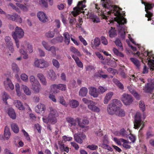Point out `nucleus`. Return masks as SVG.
Wrapping results in <instances>:
<instances>
[{
	"instance_id": "1",
	"label": "nucleus",
	"mask_w": 154,
	"mask_h": 154,
	"mask_svg": "<svg viewBox=\"0 0 154 154\" xmlns=\"http://www.w3.org/2000/svg\"><path fill=\"white\" fill-rule=\"evenodd\" d=\"M102 1L103 2L102 4L104 9L100 14L102 18L106 19L109 17L108 15L111 13L113 14L116 16V17L114 19L118 24L117 25V29L121 38L124 39L125 37V31L126 30V27L124 25L126 23V20L122 16L120 8L117 6L112 5L110 0H102Z\"/></svg>"
},
{
	"instance_id": "2",
	"label": "nucleus",
	"mask_w": 154,
	"mask_h": 154,
	"mask_svg": "<svg viewBox=\"0 0 154 154\" xmlns=\"http://www.w3.org/2000/svg\"><path fill=\"white\" fill-rule=\"evenodd\" d=\"M49 113L48 117L43 116L42 120L44 123L48 124L49 123L54 124L57 122V119L59 116L57 111L55 108L50 107L48 109Z\"/></svg>"
},
{
	"instance_id": "3",
	"label": "nucleus",
	"mask_w": 154,
	"mask_h": 154,
	"mask_svg": "<svg viewBox=\"0 0 154 154\" xmlns=\"http://www.w3.org/2000/svg\"><path fill=\"white\" fill-rule=\"evenodd\" d=\"M122 105V103L119 100L114 99L108 105L107 112L109 114L113 115L115 114L119 109V107Z\"/></svg>"
},
{
	"instance_id": "4",
	"label": "nucleus",
	"mask_w": 154,
	"mask_h": 154,
	"mask_svg": "<svg viewBox=\"0 0 154 154\" xmlns=\"http://www.w3.org/2000/svg\"><path fill=\"white\" fill-rule=\"evenodd\" d=\"M26 48V50L29 53L33 52V49L32 45L28 42H25L21 45L19 52L21 54L23 55V58L27 59L28 58V56L26 51L24 50Z\"/></svg>"
},
{
	"instance_id": "5",
	"label": "nucleus",
	"mask_w": 154,
	"mask_h": 154,
	"mask_svg": "<svg viewBox=\"0 0 154 154\" xmlns=\"http://www.w3.org/2000/svg\"><path fill=\"white\" fill-rule=\"evenodd\" d=\"M85 2V0L79 2L77 7L74 8L72 14L74 16H76L80 13H84V11L82 10L86 7Z\"/></svg>"
},
{
	"instance_id": "6",
	"label": "nucleus",
	"mask_w": 154,
	"mask_h": 154,
	"mask_svg": "<svg viewBox=\"0 0 154 154\" xmlns=\"http://www.w3.org/2000/svg\"><path fill=\"white\" fill-rule=\"evenodd\" d=\"M144 56H147V61L150 70H154V55L152 54V52L146 51L142 53Z\"/></svg>"
},
{
	"instance_id": "7",
	"label": "nucleus",
	"mask_w": 154,
	"mask_h": 154,
	"mask_svg": "<svg viewBox=\"0 0 154 154\" xmlns=\"http://www.w3.org/2000/svg\"><path fill=\"white\" fill-rule=\"evenodd\" d=\"M33 66L36 68L43 69L48 67L49 63L43 59H35L33 63Z\"/></svg>"
},
{
	"instance_id": "8",
	"label": "nucleus",
	"mask_w": 154,
	"mask_h": 154,
	"mask_svg": "<svg viewBox=\"0 0 154 154\" xmlns=\"http://www.w3.org/2000/svg\"><path fill=\"white\" fill-rule=\"evenodd\" d=\"M141 114L139 112H137L135 116V119L134 123V128L135 129L138 128L140 126L141 127L139 131L140 132L144 126V122L141 119Z\"/></svg>"
},
{
	"instance_id": "9",
	"label": "nucleus",
	"mask_w": 154,
	"mask_h": 154,
	"mask_svg": "<svg viewBox=\"0 0 154 154\" xmlns=\"http://www.w3.org/2000/svg\"><path fill=\"white\" fill-rule=\"evenodd\" d=\"M13 38L20 39L24 36V32L21 28L17 26L14 32L12 33Z\"/></svg>"
},
{
	"instance_id": "10",
	"label": "nucleus",
	"mask_w": 154,
	"mask_h": 154,
	"mask_svg": "<svg viewBox=\"0 0 154 154\" xmlns=\"http://www.w3.org/2000/svg\"><path fill=\"white\" fill-rule=\"evenodd\" d=\"M121 100L124 105L127 106L132 103L133 101V99L130 95L125 93L122 96Z\"/></svg>"
},
{
	"instance_id": "11",
	"label": "nucleus",
	"mask_w": 154,
	"mask_h": 154,
	"mask_svg": "<svg viewBox=\"0 0 154 154\" xmlns=\"http://www.w3.org/2000/svg\"><path fill=\"white\" fill-rule=\"evenodd\" d=\"M6 17L10 20L15 21L20 23H21L22 22V19L20 16L16 13H14L13 15L8 14L6 15Z\"/></svg>"
},
{
	"instance_id": "12",
	"label": "nucleus",
	"mask_w": 154,
	"mask_h": 154,
	"mask_svg": "<svg viewBox=\"0 0 154 154\" xmlns=\"http://www.w3.org/2000/svg\"><path fill=\"white\" fill-rule=\"evenodd\" d=\"M97 103L92 101L91 103L88 104V107L89 109L93 112L98 113L100 112V109L99 108L96 106Z\"/></svg>"
},
{
	"instance_id": "13",
	"label": "nucleus",
	"mask_w": 154,
	"mask_h": 154,
	"mask_svg": "<svg viewBox=\"0 0 154 154\" xmlns=\"http://www.w3.org/2000/svg\"><path fill=\"white\" fill-rule=\"evenodd\" d=\"M37 16L39 20L42 22L45 23L48 20V17L43 12L39 11L37 13Z\"/></svg>"
},
{
	"instance_id": "14",
	"label": "nucleus",
	"mask_w": 154,
	"mask_h": 154,
	"mask_svg": "<svg viewBox=\"0 0 154 154\" xmlns=\"http://www.w3.org/2000/svg\"><path fill=\"white\" fill-rule=\"evenodd\" d=\"M144 5H145V11L146 12V16L148 18V20L149 21L151 20L150 17L152 16V14L150 11H148V10L151 9L152 8L153 6L152 5L149 3L145 4Z\"/></svg>"
},
{
	"instance_id": "15",
	"label": "nucleus",
	"mask_w": 154,
	"mask_h": 154,
	"mask_svg": "<svg viewBox=\"0 0 154 154\" xmlns=\"http://www.w3.org/2000/svg\"><path fill=\"white\" fill-rule=\"evenodd\" d=\"M154 88V79L152 80L150 83H149L146 85L143 89L144 91L147 93H149Z\"/></svg>"
},
{
	"instance_id": "16",
	"label": "nucleus",
	"mask_w": 154,
	"mask_h": 154,
	"mask_svg": "<svg viewBox=\"0 0 154 154\" xmlns=\"http://www.w3.org/2000/svg\"><path fill=\"white\" fill-rule=\"evenodd\" d=\"M4 84L5 88L7 90H13L14 88V85L8 78L4 81Z\"/></svg>"
},
{
	"instance_id": "17",
	"label": "nucleus",
	"mask_w": 154,
	"mask_h": 154,
	"mask_svg": "<svg viewBox=\"0 0 154 154\" xmlns=\"http://www.w3.org/2000/svg\"><path fill=\"white\" fill-rule=\"evenodd\" d=\"M51 88L58 89L62 91H65L66 90V85L63 84H53L51 86Z\"/></svg>"
},
{
	"instance_id": "18",
	"label": "nucleus",
	"mask_w": 154,
	"mask_h": 154,
	"mask_svg": "<svg viewBox=\"0 0 154 154\" xmlns=\"http://www.w3.org/2000/svg\"><path fill=\"white\" fill-rule=\"evenodd\" d=\"M89 94L94 97H97L99 94L98 90H97L96 88L94 87H91L89 88Z\"/></svg>"
},
{
	"instance_id": "19",
	"label": "nucleus",
	"mask_w": 154,
	"mask_h": 154,
	"mask_svg": "<svg viewBox=\"0 0 154 154\" xmlns=\"http://www.w3.org/2000/svg\"><path fill=\"white\" fill-rule=\"evenodd\" d=\"M13 104L19 110H23L25 109V108L22 103L18 100H14L13 102Z\"/></svg>"
},
{
	"instance_id": "20",
	"label": "nucleus",
	"mask_w": 154,
	"mask_h": 154,
	"mask_svg": "<svg viewBox=\"0 0 154 154\" xmlns=\"http://www.w3.org/2000/svg\"><path fill=\"white\" fill-rule=\"evenodd\" d=\"M45 109L46 107L45 105L42 104H38L35 108V112L39 113L44 112Z\"/></svg>"
},
{
	"instance_id": "21",
	"label": "nucleus",
	"mask_w": 154,
	"mask_h": 154,
	"mask_svg": "<svg viewBox=\"0 0 154 154\" xmlns=\"http://www.w3.org/2000/svg\"><path fill=\"white\" fill-rule=\"evenodd\" d=\"M41 87L40 83L39 82H37V83L32 85L31 89L35 93L38 94L40 92Z\"/></svg>"
},
{
	"instance_id": "22",
	"label": "nucleus",
	"mask_w": 154,
	"mask_h": 154,
	"mask_svg": "<svg viewBox=\"0 0 154 154\" xmlns=\"http://www.w3.org/2000/svg\"><path fill=\"white\" fill-rule=\"evenodd\" d=\"M37 77L39 80L42 85H46L47 84V82L45 76L42 73H39L37 74Z\"/></svg>"
},
{
	"instance_id": "23",
	"label": "nucleus",
	"mask_w": 154,
	"mask_h": 154,
	"mask_svg": "<svg viewBox=\"0 0 154 154\" xmlns=\"http://www.w3.org/2000/svg\"><path fill=\"white\" fill-rule=\"evenodd\" d=\"M11 133L10 132V129L7 126H5L4 131V138L6 140H8L10 137Z\"/></svg>"
},
{
	"instance_id": "24",
	"label": "nucleus",
	"mask_w": 154,
	"mask_h": 154,
	"mask_svg": "<svg viewBox=\"0 0 154 154\" xmlns=\"http://www.w3.org/2000/svg\"><path fill=\"white\" fill-rule=\"evenodd\" d=\"M113 95V93L112 92H109L106 94L103 100L104 103L105 104H107Z\"/></svg>"
},
{
	"instance_id": "25",
	"label": "nucleus",
	"mask_w": 154,
	"mask_h": 154,
	"mask_svg": "<svg viewBox=\"0 0 154 154\" xmlns=\"http://www.w3.org/2000/svg\"><path fill=\"white\" fill-rule=\"evenodd\" d=\"M128 90L137 99H139L140 96L132 88V86H129L128 87Z\"/></svg>"
},
{
	"instance_id": "26",
	"label": "nucleus",
	"mask_w": 154,
	"mask_h": 154,
	"mask_svg": "<svg viewBox=\"0 0 154 154\" xmlns=\"http://www.w3.org/2000/svg\"><path fill=\"white\" fill-rule=\"evenodd\" d=\"M21 88L27 95L29 96L32 93L31 90L26 85H22L21 86Z\"/></svg>"
},
{
	"instance_id": "27",
	"label": "nucleus",
	"mask_w": 154,
	"mask_h": 154,
	"mask_svg": "<svg viewBox=\"0 0 154 154\" xmlns=\"http://www.w3.org/2000/svg\"><path fill=\"white\" fill-rule=\"evenodd\" d=\"M48 76L49 79L51 80H54L56 79V75L52 69H50L48 72Z\"/></svg>"
},
{
	"instance_id": "28",
	"label": "nucleus",
	"mask_w": 154,
	"mask_h": 154,
	"mask_svg": "<svg viewBox=\"0 0 154 154\" xmlns=\"http://www.w3.org/2000/svg\"><path fill=\"white\" fill-rule=\"evenodd\" d=\"M65 44L68 45L70 43V35L68 32H64L63 34Z\"/></svg>"
},
{
	"instance_id": "29",
	"label": "nucleus",
	"mask_w": 154,
	"mask_h": 154,
	"mask_svg": "<svg viewBox=\"0 0 154 154\" xmlns=\"http://www.w3.org/2000/svg\"><path fill=\"white\" fill-rule=\"evenodd\" d=\"M8 114L9 117L13 119H16V116L15 112L13 109L11 108L9 109Z\"/></svg>"
},
{
	"instance_id": "30",
	"label": "nucleus",
	"mask_w": 154,
	"mask_h": 154,
	"mask_svg": "<svg viewBox=\"0 0 154 154\" xmlns=\"http://www.w3.org/2000/svg\"><path fill=\"white\" fill-rule=\"evenodd\" d=\"M88 91L87 88L85 87H82L79 90V95L82 97L85 96L88 93Z\"/></svg>"
},
{
	"instance_id": "31",
	"label": "nucleus",
	"mask_w": 154,
	"mask_h": 154,
	"mask_svg": "<svg viewBox=\"0 0 154 154\" xmlns=\"http://www.w3.org/2000/svg\"><path fill=\"white\" fill-rule=\"evenodd\" d=\"M79 104V102L75 100H72L69 101L70 106L72 108L77 107Z\"/></svg>"
},
{
	"instance_id": "32",
	"label": "nucleus",
	"mask_w": 154,
	"mask_h": 154,
	"mask_svg": "<svg viewBox=\"0 0 154 154\" xmlns=\"http://www.w3.org/2000/svg\"><path fill=\"white\" fill-rule=\"evenodd\" d=\"M57 29H51L46 33L45 35L48 37L53 38L54 36V32H57Z\"/></svg>"
},
{
	"instance_id": "33",
	"label": "nucleus",
	"mask_w": 154,
	"mask_h": 154,
	"mask_svg": "<svg viewBox=\"0 0 154 154\" xmlns=\"http://www.w3.org/2000/svg\"><path fill=\"white\" fill-rule=\"evenodd\" d=\"M114 134L116 135H122L123 137H127L128 134L124 128L121 129L119 132H116L114 133Z\"/></svg>"
},
{
	"instance_id": "34",
	"label": "nucleus",
	"mask_w": 154,
	"mask_h": 154,
	"mask_svg": "<svg viewBox=\"0 0 154 154\" xmlns=\"http://www.w3.org/2000/svg\"><path fill=\"white\" fill-rule=\"evenodd\" d=\"M121 141H122V143H123L122 145L125 148L128 149L131 148L130 145L131 143L129 142L128 141L125 140L124 139H121Z\"/></svg>"
},
{
	"instance_id": "35",
	"label": "nucleus",
	"mask_w": 154,
	"mask_h": 154,
	"mask_svg": "<svg viewBox=\"0 0 154 154\" xmlns=\"http://www.w3.org/2000/svg\"><path fill=\"white\" fill-rule=\"evenodd\" d=\"M72 57L75 60L77 66L80 68H82L83 67V63L79 59L78 57L75 56L74 55H72Z\"/></svg>"
},
{
	"instance_id": "36",
	"label": "nucleus",
	"mask_w": 154,
	"mask_h": 154,
	"mask_svg": "<svg viewBox=\"0 0 154 154\" xmlns=\"http://www.w3.org/2000/svg\"><path fill=\"white\" fill-rule=\"evenodd\" d=\"M80 134H75L74 135V137L75 140L78 143L82 144L83 143V141L79 136Z\"/></svg>"
},
{
	"instance_id": "37",
	"label": "nucleus",
	"mask_w": 154,
	"mask_h": 154,
	"mask_svg": "<svg viewBox=\"0 0 154 154\" xmlns=\"http://www.w3.org/2000/svg\"><path fill=\"white\" fill-rule=\"evenodd\" d=\"M130 60L137 68H140V63L137 59L134 58H131Z\"/></svg>"
},
{
	"instance_id": "38",
	"label": "nucleus",
	"mask_w": 154,
	"mask_h": 154,
	"mask_svg": "<svg viewBox=\"0 0 154 154\" xmlns=\"http://www.w3.org/2000/svg\"><path fill=\"white\" fill-rule=\"evenodd\" d=\"M90 19H91L92 21L94 23H97L100 22V19L96 15L94 14L91 15L90 17Z\"/></svg>"
},
{
	"instance_id": "39",
	"label": "nucleus",
	"mask_w": 154,
	"mask_h": 154,
	"mask_svg": "<svg viewBox=\"0 0 154 154\" xmlns=\"http://www.w3.org/2000/svg\"><path fill=\"white\" fill-rule=\"evenodd\" d=\"M100 39L98 38H96L94 40L93 44L91 43L92 48L98 46L100 45Z\"/></svg>"
},
{
	"instance_id": "40",
	"label": "nucleus",
	"mask_w": 154,
	"mask_h": 154,
	"mask_svg": "<svg viewBox=\"0 0 154 154\" xmlns=\"http://www.w3.org/2000/svg\"><path fill=\"white\" fill-rule=\"evenodd\" d=\"M11 128L14 132L18 133L19 131V128L17 125L15 123H12L11 125Z\"/></svg>"
},
{
	"instance_id": "41",
	"label": "nucleus",
	"mask_w": 154,
	"mask_h": 154,
	"mask_svg": "<svg viewBox=\"0 0 154 154\" xmlns=\"http://www.w3.org/2000/svg\"><path fill=\"white\" fill-rule=\"evenodd\" d=\"M59 101L60 103L64 106L65 107H67L68 105V103L66 101H65L64 99V97L62 96H60L59 97Z\"/></svg>"
},
{
	"instance_id": "42",
	"label": "nucleus",
	"mask_w": 154,
	"mask_h": 154,
	"mask_svg": "<svg viewBox=\"0 0 154 154\" xmlns=\"http://www.w3.org/2000/svg\"><path fill=\"white\" fill-rule=\"evenodd\" d=\"M115 114L119 116H125V111L123 109H121L119 107Z\"/></svg>"
},
{
	"instance_id": "43",
	"label": "nucleus",
	"mask_w": 154,
	"mask_h": 154,
	"mask_svg": "<svg viewBox=\"0 0 154 154\" xmlns=\"http://www.w3.org/2000/svg\"><path fill=\"white\" fill-rule=\"evenodd\" d=\"M29 81L32 85L37 83V82H39L36 79L34 76L31 75L29 77Z\"/></svg>"
},
{
	"instance_id": "44",
	"label": "nucleus",
	"mask_w": 154,
	"mask_h": 154,
	"mask_svg": "<svg viewBox=\"0 0 154 154\" xmlns=\"http://www.w3.org/2000/svg\"><path fill=\"white\" fill-rule=\"evenodd\" d=\"M63 40L62 36L57 37L56 38L53 39L51 40V42L53 44H55L57 42H61Z\"/></svg>"
},
{
	"instance_id": "45",
	"label": "nucleus",
	"mask_w": 154,
	"mask_h": 154,
	"mask_svg": "<svg viewBox=\"0 0 154 154\" xmlns=\"http://www.w3.org/2000/svg\"><path fill=\"white\" fill-rule=\"evenodd\" d=\"M115 42L116 45L119 48V49L122 51H123V48L122 44L120 40L118 39H116Z\"/></svg>"
},
{
	"instance_id": "46",
	"label": "nucleus",
	"mask_w": 154,
	"mask_h": 154,
	"mask_svg": "<svg viewBox=\"0 0 154 154\" xmlns=\"http://www.w3.org/2000/svg\"><path fill=\"white\" fill-rule=\"evenodd\" d=\"M16 5L17 6L20 8V9L23 10L24 11H27L28 10V7L26 6V5H24L20 3H16Z\"/></svg>"
},
{
	"instance_id": "47",
	"label": "nucleus",
	"mask_w": 154,
	"mask_h": 154,
	"mask_svg": "<svg viewBox=\"0 0 154 154\" xmlns=\"http://www.w3.org/2000/svg\"><path fill=\"white\" fill-rule=\"evenodd\" d=\"M67 121L71 124V126H75L76 124V121L73 118L68 117L66 119Z\"/></svg>"
},
{
	"instance_id": "48",
	"label": "nucleus",
	"mask_w": 154,
	"mask_h": 154,
	"mask_svg": "<svg viewBox=\"0 0 154 154\" xmlns=\"http://www.w3.org/2000/svg\"><path fill=\"white\" fill-rule=\"evenodd\" d=\"M15 89L17 95L18 97H20L22 93L20 90L19 84L18 83H17L15 85Z\"/></svg>"
},
{
	"instance_id": "49",
	"label": "nucleus",
	"mask_w": 154,
	"mask_h": 154,
	"mask_svg": "<svg viewBox=\"0 0 154 154\" xmlns=\"http://www.w3.org/2000/svg\"><path fill=\"white\" fill-rule=\"evenodd\" d=\"M109 33L110 37L113 38L115 37L116 35V31L115 28L111 27V29L109 30Z\"/></svg>"
},
{
	"instance_id": "50",
	"label": "nucleus",
	"mask_w": 154,
	"mask_h": 154,
	"mask_svg": "<svg viewBox=\"0 0 154 154\" xmlns=\"http://www.w3.org/2000/svg\"><path fill=\"white\" fill-rule=\"evenodd\" d=\"M12 68L13 72L15 73H18L20 69L17 64L15 63H13L12 64Z\"/></svg>"
},
{
	"instance_id": "51",
	"label": "nucleus",
	"mask_w": 154,
	"mask_h": 154,
	"mask_svg": "<svg viewBox=\"0 0 154 154\" xmlns=\"http://www.w3.org/2000/svg\"><path fill=\"white\" fill-rule=\"evenodd\" d=\"M58 50V48H56L54 46H52L49 48L48 51H51L54 56L56 55V51Z\"/></svg>"
},
{
	"instance_id": "52",
	"label": "nucleus",
	"mask_w": 154,
	"mask_h": 154,
	"mask_svg": "<svg viewBox=\"0 0 154 154\" xmlns=\"http://www.w3.org/2000/svg\"><path fill=\"white\" fill-rule=\"evenodd\" d=\"M99 94H102L106 92L107 90L106 87L102 86H99L98 88Z\"/></svg>"
},
{
	"instance_id": "53",
	"label": "nucleus",
	"mask_w": 154,
	"mask_h": 154,
	"mask_svg": "<svg viewBox=\"0 0 154 154\" xmlns=\"http://www.w3.org/2000/svg\"><path fill=\"white\" fill-rule=\"evenodd\" d=\"M113 51L114 53L117 56L121 57H123L124 55L121 52H119L118 50L115 48H113Z\"/></svg>"
},
{
	"instance_id": "54",
	"label": "nucleus",
	"mask_w": 154,
	"mask_h": 154,
	"mask_svg": "<svg viewBox=\"0 0 154 154\" xmlns=\"http://www.w3.org/2000/svg\"><path fill=\"white\" fill-rule=\"evenodd\" d=\"M70 50L71 52H72L77 55L78 56H81V55L79 51L77 49L75 48L71 47L70 48Z\"/></svg>"
},
{
	"instance_id": "55",
	"label": "nucleus",
	"mask_w": 154,
	"mask_h": 154,
	"mask_svg": "<svg viewBox=\"0 0 154 154\" xmlns=\"http://www.w3.org/2000/svg\"><path fill=\"white\" fill-rule=\"evenodd\" d=\"M52 63L54 66L56 68L58 69L59 68L60 66V64L58 61L54 59H53L52 60Z\"/></svg>"
},
{
	"instance_id": "56",
	"label": "nucleus",
	"mask_w": 154,
	"mask_h": 154,
	"mask_svg": "<svg viewBox=\"0 0 154 154\" xmlns=\"http://www.w3.org/2000/svg\"><path fill=\"white\" fill-rule=\"evenodd\" d=\"M20 78L22 80L26 82L28 81V77L27 75L25 73H22L20 75Z\"/></svg>"
},
{
	"instance_id": "57",
	"label": "nucleus",
	"mask_w": 154,
	"mask_h": 154,
	"mask_svg": "<svg viewBox=\"0 0 154 154\" xmlns=\"http://www.w3.org/2000/svg\"><path fill=\"white\" fill-rule=\"evenodd\" d=\"M10 98V96L6 93L4 92L2 95V99L4 103H7V100L9 98Z\"/></svg>"
},
{
	"instance_id": "58",
	"label": "nucleus",
	"mask_w": 154,
	"mask_h": 154,
	"mask_svg": "<svg viewBox=\"0 0 154 154\" xmlns=\"http://www.w3.org/2000/svg\"><path fill=\"white\" fill-rule=\"evenodd\" d=\"M5 40L7 45L13 44L11 38L9 36L5 37Z\"/></svg>"
},
{
	"instance_id": "59",
	"label": "nucleus",
	"mask_w": 154,
	"mask_h": 154,
	"mask_svg": "<svg viewBox=\"0 0 154 154\" xmlns=\"http://www.w3.org/2000/svg\"><path fill=\"white\" fill-rule=\"evenodd\" d=\"M39 4L42 6L45 7H47L48 4L47 0H40Z\"/></svg>"
},
{
	"instance_id": "60",
	"label": "nucleus",
	"mask_w": 154,
	"mask_h": 154,
	"mask_svg": "<svg viewBox=\"0 0 154 154\" xmlns=\"http://www.w3.org/2000/svg\"><path fill=\"white\" fill-rule=\"evenodd\" d=\"M60 149L61 150H63L66 152L69 151V148L67 146H65L64 144H61L60 147Z\"/></svg>"
},
{
	"instance_id": "61",
	"label": "nucleus",
	"mask_w": 154,
	"mask_h": 154,
	"mask_svg": "<svg viewBox=\"0 0 154 154\" xmlns=\"http://www.w3.org/2000/svg\"><path fill=\"white\" fill-rule=\"evenodd\" d=\"M42 46L46 50L48 51L49 49L50 46L48 43L45 41H43L42 42Z\"/></svg>"
},
{
	"instance_id": "62",
	"label": "nucleus",
	"mask_w": 154,
	"mask_h": 154,
	"mask_svg": "<svg viewBox=\"0 0 154 154\" xmlns=\"http://www.w3.org/2000/svg\"><path fill=\"white\" fill-rule=\"evenodd\" d=\"M101 146L102 147L105 149H107L109 151H112V148L107 144L103 143L101 145Z\"/></svg>"
},
{
	"instance_id": "63",
	"label": "nucleus",
	"mask_w": 154,
	"mask_h": 154,
	"mask_svg": "<svg viewBox=\"0 0 154 154\" xmlns=\"http://www.w3.org/2000/svg\"><path fill=\"white\" fill-rule=\"evenodd\" d=\"M127 137L133 143L136 140L135 137L134 136L131 134V133L128 135V134Z\"/></svg>"
},
{
	"instance_id": "64",
	"label": "nucleus",
	"mask_w": 154,
	"mask_h": 154,
	"mask_svg": "<svg viewBox=\"0 0 154 154\" xmlns=\"http://www.w3.org/2000/svg\"><path fill=\"white\" fill-rule=\"evenodd\" d=\"M8 50L11 53H13L14 51V49L13 44L7 45Z\"/></svg>"
}]
</instances>
